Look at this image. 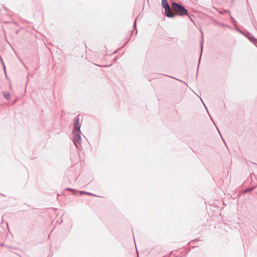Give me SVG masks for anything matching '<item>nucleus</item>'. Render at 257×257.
<instances>
[{
  "label": "nucleus",
  "instance_id": "nucleus-1",
  "mask_svg": "<svg viewBox=\"0 0 257 257\" xmlns=\"http://www.w3.org/2000/svg\"><path fill=\"white\" fill-rule=\"evenodd\" d=\"M73 130L72 131V134L73 135V143L76 146V147L78 149L79 146L81 143V139L80 136V127L81 125L79 123V118L77 116L74 118V122H73Z\"/></svg>",
  "mask_w": 257,
  "mask_h": 257
},
{
  "label": "nucleus",
  "instance_id": "nucleus-2",
  "mask_svg": "<svg viewBox=\"0 0 257 257\" xmlns=\"http://www.w3.org/2000/svg\"><path fill=\"white\" fill-rule=\"evenodd\" d=\"M172 8L174 11L179 12L177 14L178 16H184L188 15V10L183 6L176 2H172Z\"/></svg>",
  "mask_w": 257,
  "mask_h": 257
},
{
  "label": "nucleus",
  "instance_id": "nucleus-3",
  "mask_svg": "<svg viewBox=\"0 0 257 257\" xmlns=\"http://www.w3.org/2000/svg\"><path fill=\"white\" fill-rule=\"evenodd\" d=\"M165 15L168 18H174L176 16V14H174L171 10V8H169V9H166L165 10Z\"/></svg>",
  "mask_w": 257,
  "mask_h": 257
},
{
  "label": "nucleus",
  "instance_id": "nucleus-4",
  "mask_svg": "<svg viewBox=\"0 0 257 257\" xmlns=\"http://www.w3.org/2000/svg\"><path fill=\"white\" fill-rule=\"evenodd\" d=\"M246 37L253 43H257V39L250 33H247Z\"/></svg>",
  "mask_w": 257,
  "mask_h": 257
},
{
  "label": "nucleus",
  "instance_id": "nucleus-5",
  "mask_svg": "<svg viewBox=\"0 0 257 257\" xmlns=\"http://www.w3.org/2000/svg\"><path fill=\"white\" fill-rule=\"evenodd\" d=\"M162 7L165 10L166 9H169L170 7L169 4L167 0H162Z\"/></svg>",
  "mask_w": 257,
  "mask_h": 257
},
{
  "label": "nucleus",
  "instance_id": "nucleus-6",
  "mask_svg": "<svg viewBox=\"0 0 257 257\" xmlns=\"http://www.w3.org/2000/svg\"><path fill=\"white\" fill-rule=\"evenodd\" d=\"M3 94L4 97L8 100H10L11 99V94L9 92L4 91L3 92Z\"/></svg>",
  "mask_w": 257,
  "mask_h": 257
},
{
  "label": "nucleus",
  "instance_id": "nucleus-7",
  "mask_svg": "<svg viewBox=\"0 0 257 257\" xmlns=\"http://www.w3.org/2000/svg\"><path fill=\"white\" fill-rule=\"evenodd\" d=\"M200 47H201V53H200V57H199V63H198V64L197 71L198 70L199 66V64H200V59H201V56H202V50H203V40H202L200 42Z\"/></svg>",
  "mask_w": 257,
  "mask_h": 257
},
{
  "label": "nucleus",
  "instance_id": "nucleus-8",
  "mask_svg": "<svg viewBox=\"0 0 257 257\" xmlns=\"http://www.w3.org/2000/svg\"><path fill=\"white\" fill-rule=\"evenodd\" d=\"M80 193L81 194H86V195H90V196H96V195H94L93 193L87 192H86V191H80Z\"/></svg>",
  "mask_w": 257,
  "mask_h": 257
},
{
  "label": "nucleus",
  "instance_id": "nucleus-9",
  "mask_svg": "<svg viewBox=\"0 0 257 257\" xmlns=\"http://www.w3.org/2000/svg\"><path fill=\"white\" fill-rule=\"evenodd\" d=\"M254 188H255V187H249V188H246V189H245L243 191V193H246L250 192L253 191L254 189Z\"/></svg>",
  "mask_w": 257,
  "mask_h": 257
},
{
  "label": "nucleus",
  "instance_id": "nucleus-10",
  "mask_svg": "<svg viewBox=\"0 0 257 257\" xmlns=\"http://www.w3.org/2000/svg\"><path fill=\"white\" fill-rule=\"evenodd\" d=\"M137 18L136 19L135 21L134 22V24L133 25V28H135V29H136V21H137Z\"/></svg>",
  "mask_w": 257,
  "mask_h": 257
},
{
  "label": "nucleus",
  "instance_id": "nucleus-11",
  "mask_svg": "<svg viewBox=\"0 0 257 257\" xmlns=\"http://www.w3.org/2000/svg\"><path fill=\"white\" fill-rule=\"evenodd\" d=\"M232 20V21L233 23H235L236 22V21L233 18H231Z\"/></svg>",
  "mask_w": 257,
  "mask_h": 257
},
{
  "label": "nucleus",
  "instance_id": "nucleus-12",
  "mask_svg": "<svg viewBox=\"0 0 257 257\" xmlns=\"http://www.w3.org/2000/svg\"><path fill=\"white\" fill-rule=\"evenodd\" d=\"M67 190H70V191H72V190H73L72 189H71V188H67Z\"/></svg>",
  "mask_w": 257,
  "mask_h": 257
},
{
  "label": "nucleus",
  "instance_id": "nucleus-13",
  "mask_svg": "<svg viewBox=\"0 0 257 257\" xmlns=\"http://www.w3.org/2000/svg\"><path fill=\"white\" fill-rule=\"evenodd\" d=\"M109 65H102L101 66L102 67H108L109 66Z\"/></svg>",
  "mask_w": 257,
  "mask_h": 257
},
{
  "label": "nucleus",
  "instance_id": "nucleus-14",
  "mask_svg": "<svg viewBox=\"0 0 257 257\" xmlns=\"http://www.w3.org/2000/svg\"><path fill=\"white\" fill-rule=\"evenodd\" d=\"M172 78H174V77H172ZM174 79H177V80H179V81H180V80L179 79H177V78H174Z\"/></svg>",
  "mask_w": 257,
  "mask_h": 257
},
{
  "label": "nucleus",
  "instance_id": "nucleus-15",
  "mask_svg": "<svg viewBox=\"0 0 257 257\" xmlns=\"http://www.w3.org/2000/svg\"><path fill=\"white\" fill-rule=\"evenodd\" d=\"M137 33H138V31L136 30V34H137Z\"/></svg>",
  "mask_w": 257,
  "mask_h": 257
}]
</instances>
